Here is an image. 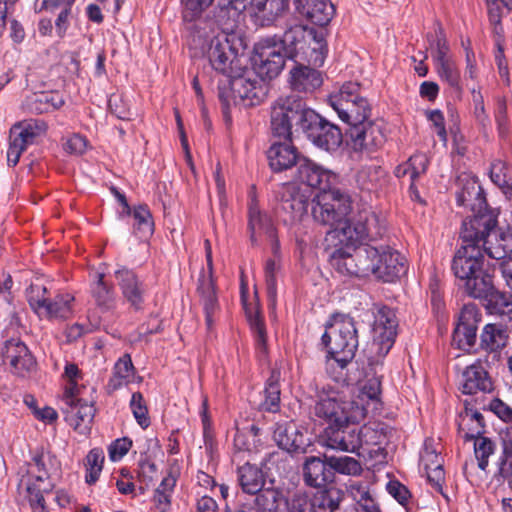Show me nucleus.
I'll return each instance as SVG.
<instances>
[{
    "instance_id": "nucleus-6",
    "label": "nucleus",
    "mask_w": 512,
    "mask_h": 512,
    "mask_svg": "<svg viewBox=\"0 0 512 512\" xmlns=\"http://www.w3.org/2000/svg\"><path fill=\"white\" fill-rule=\"evenodd\" d=\"M463 243L453 257L452 271L470 297L483 295L491 278L483 268L484 255L475 241Z\"/></svg>"
},
{
    "instance_id": "nucleus-49",
    "label": "nucleus",
    "mask_w": 512,
    "mask_h": 512,
    "mask_svg": "<svg viewBox=\"0 0 512 512\" xmlns=\"http://www.w3.org/2000/svg\"><path fill=\"white\" fill-rule=\"evenodd\" d=\"M133 233L139 239H145L152 235L154 222L152 215L145 205H139L133 209Z\"/></svg>"
},
{
    "instance_id": "nucleus-53",
    "label": "nucleus",
    "mask_w": 512,
    "mask_h": 512,
    "mask_svg": "<svg viewBox=\"0 0 512 512\" xmlns=\"http://www.w3.org/2000/svg\"><path fill=\"white\" fill-rule=\"evenodd\" d=\"M494 479L498 482L507 481L512 490V445L504 443L502 453L497 462Z\"/></svg>"
},
{
    "instance_id": "nucleus-58",
    "label": "nucleus",
    "mask_w": 512,
    "mask_h": 512,
    "mask_svg": "<svg viewBox=\"0 0 512 512\" xmlns=\"http://www.w3.org/2000/svg\"><path fill=\"white\" fill-rule=\"evenodd\" d=\"M130 408L137 423L143 429L147 428L150 425V418L144 397L140 392H134L132 394Z\"/></svg>"
},
{
    "instance_id": "nucleus-24",
    "label": "nucleus",
    "mask_w": 512,
    "mask_h": 512,
    "mask_svg": "<svg viewBox=\"0 0 512 512\" xmlns=\"http://www.w3.org/2000/svg\"><path fill=\"white\" fill-rule=\"evenodd\" d=\"M273 438L281 449L290 454H306L310 446L308 439L292 422L278 424Z\"/></svg>"
},
{
    "instance_id": "nucleus-52",
    "label": "nucleus",
    "mask_w": 512,
    "mask_h": 512,
    "mask_svg": "<svg viewBox=\"0 0 512 512\" xmlns=\"http://www.w3.org/2000/svg\"><path fill=\"white\" fill-rule=\"evenodd\" d=\"M104 459V452L100 448H93L87 454L85 461V480L89 485L96 483L98 480L103 468Z\"/></svg>"
},
{
    "instance_id": "nucleus-57",
    "label": "nucleus",
    "mask_w": 512,
    "mask_h": 512,
    "mask_svg": "<svg viewBox=\"0 0 512 512\" xmlns=\"http://www.w3.org/2000/svg\"><path fill=\"white\" fill-rule=\"evenodd\" d=\"M248 319L251 329L255 335L256 348L264 355L267 352V335L263 320L259 316L258 312H255L254 314L249 313Z\"/></svg>"
},
{
    "instance_id": "nucleus-7",
    "label": "nucleus",
    "mask_w": 512,
    "mask_h": 512,
    "mask_svg": "<svg viewBox=\"0 0 512 512\" xmlns=\"http://www.w3.org/2000/svg\"><path fill=\"white\" fill-rule=\"evenodd\" d=\"M266 78H261L257 71L247 68H240L227 81V85L218 86V97L223 105V111L229 108L231 101L236 103L238 98L241 101H248V105L261 103L268 93Z\"/></svg>"
},
{
    "instance_id": "nucleus-40",
    "label": "nucleus",
    "mask_w": 512,
    "mask_h": 512,
    "mask_svg": "<svg viewBox=\"0 0 512 512\" xmlns=\"http://www.w3.org/2000/svg\"><path fill=\"white\" fill-rule=\"evenodd\" d=\"M255 512H279L281 503L285 500L282 491L275 487L262 488L255 494Z\"/></svg>"
},
{
    "instance_id": "nucleus-8",
    "label": "nucleus",
    "mask_w": 512,
    "mask_h": 512,
    "mask_svg": "<svg viewBox=\"0 0 512 512\" xmlns=\"http://www.w3.org/2000/svg\"><path fill=\"white\" fill-rule=\"evenodd\" d=\"M328 102L350 128L362 124L371 115V105L361 96L360 86L355 82L344 83L338 92L329 96Z\"/></svg>"
},
{
    "instance_id": "nucleus-46",
    "label": "nucleus",
    "mask_w": 512,
    "mask_h": 512,
    "mask_svg": "<svg viewBox=\"0 0 512 512\" xmlns=\"http://www.w3.org/2000/svg\"><path fill=\"white\" fill-rule=\"evenodd\" d=\"M490 178L503 192L512 198V166L501 160L492 163Z\"/></svg>"
},
{
    "instance_id": "nucleus-19",
    "label": "nucleus",
    "mask_w": 512,
    "mask_h": 512,
    "mask_svg": "<svg viewBox=\"0 0 512 512\" xmlns=\"http://www.w3.org/2000/svg\"><path fill=\"white\" fill-rule=\"evenodd\" d=\"M398 328V319L393 309L381 306L377 309L374 321L375 341L378 342L379 352L387 354L392 348Z\"/></svg>"
},
{
    "instance_id": "nucleus-16",
    "label": "nucleus",
    "mask_w": 512,
    "mask_h": 512,
    "mask_svg": "<svg viewBox=\"0 0 512 512\" xmlns=\"http://www.w3.org/2000/svg\"><path fill=\"white\" fill-rule=\"evenodd\" d=\"M480 320L481 313L476 305H464L452 335V344L461 350L470 351L476 344L477 324Z\"/></svg>"
},
{
    "instance_id": "nucleus-25",
    "label": "nucleus",
    "mask_w": 512,
    "mask_h": 512,
    "mask_svg": "<svg viewBox=\"0 0 512 512\" xmlns=\"http://www.w3.org/2000/svg\"><path fill=\"white\" fill-rule=\"evenodd\" d=\"M283 140L284 142L273 143L267 151L269 166L275 172L290 169L299 164V160L302 159L297 148L292 144L291 138Z\"/></svg>"
},
{
    "instance_id": "nucleus-23",
    "label": "nucleus",
    "mask_w": 512,
    "mask_h": 512,
    "mask_svg": "<svg viewBox=\"0 0 512 512\" xmlns=\"http://www.w3.org/2000/svg\"><path fill=\"white\" fill-rule=\"evenodd\" d=\"M77 393L72 394V402L63 401L65 406L63 411L65 419L74 430L85 434L90 430V424L95 416V408L92 403L83 402L78 399Z\"/></svg>"
},
{
    "instance_id": "nucleus-1",
    "label": "nucleus",
    "mask_w": 512,
    "mask_h": 512,
    "mask_svg": "<svg viewBox=\"0 0 512 512\" xmlns=\"http://www.w3.org/2000/svg\"><path fill=\"white\" fill-rule=\"evenodd\" d=\"M293 126L300 129L313 145L327 152L336 151L342 144L340 128L309 108L300 96L279 97L271 107L272 136L290 139Z\"/></svg>"
},
{
    "instance_id": "nucleus-17",
    "label": "nucleus",
    "mask_w": 512,
    "mask_h": 512,
    "mask_svg": "<svg viewBox=\"0 0 512 512\" xmlns=\"http://www.w3.org/2000/svg\"><path fill=\"white\" fill-rule=\"evenodd\" d=\"M348 134L354 151H374L381 147L386 137L382 125L369 119L353 128H349Z\"/></svg>"
},
{
    "instance_id": "nucleus-13",
    "label": "nucleus",
    "mask_w": 512,
    "mask_h": 512,
    "mask_svg": "<svg viewBox=\"0 0 512 512\" xmlns=\"http://www.w3.org/2000/svg\"><path fill=\"white\" fill-rule=\"evenodd\" d=\"M323 444L333 450L356 453L360 456L361 442L355 420L328 426L324 431Z\"/></svg>"
},
{
    "instance_id": "nucleus-61",
    "label": "nucleus",
    "mask_w": 512,
    "mask_h": 512,
    "mask_svg": "<svg viewBox=\"0 0 512 512\" xmlns=\"http://www.w3.org/2000/svg\"><path fill=\"white\" fill-rule=\"evenodd\" d=\"M64 376L68 380L63 393V401L72 402V394L78 393V379L81 378V371L74 363H67L64 370Z\"/></svg>"
},
{
    "instance_id": "nucleus-44",
    "label": "nucleus",
    "mask_w": 512,
    "mask_h": 512,
    "mask_svg": "<svg viewBox=\"0 0 512 512\" xmlns=\"http://www.w3.org/2000/svg\"><path fill=\"white\" fill-rule=\"evenodd\" d=\"M280 371L273 369L267 379L264 389V401L262 407L269 412H277L280 408Z\"/></svg>"
},
{
    "instance_id": "nucleus-4",
    "label": "nucleus",
    "mask_w": 512,
    "mask_h": 512,
    "mask_svg": "<svg viewBox=\"0 0 512 512\" xmlns=\"http://www.w3.org/2000/svg\"><path fill=\"white\" fill-rule=\"evenodd\" d=\"M214 22L201 20L188 26V46L194 57L206 56L211 67L228 80L241 67L236 50L225 35H214Z\"/></svg>"
},
{
    "instance_id": "nucleus-54",
    "label": "nucleus",
    "mask_w": 512,
    "mask_h": 512,
    "mask_svg": "<svg viewBox=\"0 0 512 512\" xmlns=\"http://www.w3.org/2000/svg\"><path fill=\"white\" fill-rule=\"evenodd\" d=\"M383 170L377 165L363 166L356 174V181L362 190H372L376 187Z\"/></svg>"
},
{
    "instance_id": "nucleus-10",
    "label": "nucleus",
    "mask_w": 512,
    "mask_h": 512,
    "mask_svg": "<svg viewBox=\"0 0 512 512\" xmlns=\"http://www.w3.org/2000/svg\"><path fill=\"white\" fill-rule=\"evenodd\" d=\"M48 125L44 120L27 119L15 123L9 131V147L7 163L14 167L29 145L34 144L38 138L44 136Z\"/></svg>"
},
{
    "instance_id": "nucleus-37",
    "label": "nucleus",
    "mask_w": 512,
    "mask_h": 512,
    "mask_svg": "<svg viewBox=\"0 0 512 512\" xmlns=\"http://www.w3.org/2000/svg\"><path fill=\"white\" fill-rule=\"evenodd\" d=\"M198 292L201 295L207 328L211 329L213 316L219 308L214 279H199Z\"/></svg>"
},
{
    "instance_id": "nucleus-21",
    "label": "nucleus",
    "mask_w": 512,
    "mask_h": 512,
    "mask_svg": "<svg viewBox=\"0 0 512 512\" xmlns=\"http://www.w3.org/2000/svg\"><path fill=\"white\" fill-rule=\"evenodd\" d=\"M329 456H306L302 463L304 483L312 488H323L334 481V473L328 463Z\"/></svg>"
},
{
    "instance_id": "nucleus-20",
    "label": "nucleus",
    "mask_w": 512,
    "mask_h": 512,
    "mask_svg": "<svg viewBox=\"0 0 512 512\" xmlns=\"http://www.w3.org/2000/svg\"><path fill=\"white\" fill-rule=\"evenodd\" d=\"M296 177L307 187L318 188L323 193L332 190L331 186L336 180L332 171L306 158L299 160Z\"/></svg>"
},
{
    "instance_id": "nucleus-12",
    "label": "nucleus",
    "mask_w": 512,
    "mask_h": 512,
    "mask_svg": "<svg viewBox=\"0 0 512 512\" xmlns=\"http://www.w3.org/2000/svg\"><path fill=\"white\" fill-rule=\"evenodd\" d=\"M311 194L308 188H301L296 184H282L277 190V198L279 200V210L282 211L286 218L285 221H300L307 213Z\"/></svg>"
},
{
    "instance_id": "nucleus-34",
    "label": "nucleus",
    "mask_w": 512,
    "mask_h": 512,
    "mask_svg": "<svg viewBox=\"0 0 512 512\" xmlns=\"http://www.w3.org/2000/svg\"><path fill=\"white\" fill-rule=\"evenodd\" d=\"M237 478L244 493L256 494L264 488L265 478L262 470L248 462L237 469Z\"/></svg>"
},
{
    "instance_id": "nucleus-43",
    "label": "nucleus",
    "mask_w": 512,
    "mask_h": 512,
    "mask_svg": "<svg viewBox=\"0 0 512 512\" xmlns=\"http://www.w3.org/2000/svg\"><path fill=\"white\" fill-rule=\"evenodd\" d=\"M464 439L466 441L474 440V454L478 467L485 471L489 465V457L495 452V442L488 437L475 435L474 433H466Z\"/></svg>"
},
{
    "instance_id": "nucleus-39",
    "label": "nucleus",
    "mask_w": 512,
    "mask_h": 512,
    "mask_svg": "<svg viewBox=\"0 0 512 512\" xmlns=\"http://www.w3.org/2000/svg\"><path fill=\"white\" fill-rule=\"evenodd\" d=\"M357 265V277H367L374 275L376 258L378 257V247L369 244H361L353 249Z\"/></svg>"
},
{
    "instance_id": "nucleus-63",
    "label": "nucleus",
    "mask_w": 512,
    "mask_h": 512,
    "mask_svg": "<svg viewBox=\"0 0 512 512\" xmlns=\"http://www.w3.org/2000/svg\"><path fill=\"white\" fill-rule=\"evenodd\" d=\"M279 269V264L275 259H268L265 265V280L269 299L275 302L276 298V277L275 274Z\"/></svg>"
},
{
    "instance_id": "nucleus-31",
    "label": "nucleus",
    "mask_w": 512,
    "mask_h": 512,
    "mask_svg": "<svg viewBox=\"0 0 512 512\" xmlns=\"http://www.w3.org/2000/svg\"><path fill=\"white\" fill-rule=\"evenodd\" d=\"M289 83L294 92L309 94L322 85L323 77L318 70L298 64L290 70Z\"/></svg>"
},
{
    "instance_id": "nucleus-55",
    "label": "nucleus",
    "mask_w": 512,
    "mask_h": 512,
    "mask_svg": "<svg viewBox=\"0 0 512 512\" xmlns=\"http://www.w3.org/2000/svg\"><path fill=\"white\" fill-rule=\"evenodd\" d=\"M436 69L441 80L447 82L448 85L454 88L458 93L462 92L460 73L452 59L437 63Z\"/></svg>"
},
{
    "instance_id": "nucleus-33",
    "label": "nucleus",
    "mask_w": 512,
    "mask_h": 512,
    "mask_svg": "<svg viewBox=\"0 0 512 512\" xmlns=\"http://www.w3.org/2000/svg\"><path fill=\"white\" fill-rule=\"evenodd\" d=\"M63 95L58 91H42L26 98L27 110L33 114L49 113L64 105Z\"/></svg>"
},
{
    "instance_id": "nucleus-26",
    "label": "nucleus",
    "mask_w": 512,
    "mask_h": 512,
    "mask_svg": "<svg viewBox=\"0 0 512 512\" xmlns=\"http://www.w3.org/2000/svg\"><path fill=\"white\" fill-rule=\"evenodd\" d=\"M245 9L244 0H218L213 10L214 22L224 33L233 32Z\"/></svg>"
},
{
    "instance_id": "nucleus-3",
    "label": "nucleus",
    "mask_w": 512,
    "mask_h": 512,
    "mask_svg": "<svg viewBox=\"0 0 512 512\" xmlns=\"http://www.w3.org/2000/svg\"><path fill=\"white\" fill-rule=\"evenodd\" d=\"M321 342L327 348V372L335 381H345L344 370L354 359L359 345L354 319L344 314L333 315Z\"/></svg>"
},
{
    "instance_id": "nucleus-15",
    "label": "nucleus",
    "mask_w": 512,
    "mask_h": 512,
    "mask_svg": "<svg viewBox=\"0 0 512 512\" xmlns=\"http://www.w3.org/2000/svg\"><path fill=\"white\" fill-rule=\"evenodd\" d=\"M2 361L18 376H26L36 367V360L27 345L19 338H11L1 348Z\"/></svg>"
},
{
    "instance_id": "nucleus-29",
    "label": "nucleus",
    "mask_w": 512,
    "mask_h": 512,
    "mask_svg": "<svg viewBox=\"0 0 512 512\" xmlns=\"http://www.w3.org/2000/svg\"><path fill=\"white\" fill-rule=\"evenodd\" d=\"M460 389L464 394H476L477 392H490L493 383L488 372L479 363L472 364L463 371L460 380Z\"/></svg>"
},
{
    "instance_id": "nucleus-32",
    "label": "nucleus",
    "mask_w": 512,
    "mask_h": 512,
    "mask_svg": "<svg viewBox=\"0 0 512 512\" xmlns=\"http://www.w3.org/2000/svg\"><path fill=\"white\" fill-rule=\"evenodd\" d=\"M472 297L485 300L486 308L490 314L506 316L509 320H512V296L496 290L492 277L490 278L487 291L483 295Z\"/></svg>"
},
{
    "instance_id": "nucleus-2",
    "label": "nucleus",
    "mask_w": 512,
    "mask_h": 512,
    "mask_svg": "<svg viewBox=\"0 0 512 512\" xmlns=\"http://www.w3.org/2000/svg\"><path fill=\"white\" fill-rule=\"evenodd\" d=\"M351 212L349 195L339 189L324 192L311 203V213L315 222L329 226L341 242L355 244L362 241H373L382 236L384 228L378 216L371 211L360 212L352 221L347 219Z\"/></svg>"
},
{
    "instance_id": "nucleus-11",
    "label": "nucleus",
    "mask_w": 512,
    "mask_h": 512,
    "mask_svg": "<svg viewBox=\"0 0 512 512\" xmlns=\"http://www.w3.org/2000/svg\"><path fill=\"white\" fill-rule=\"evenodd\" d=\"M352 409L353 402L345 400L339 391L324 387L315 403L314 414L331 426L356 420Z\"/></svg>"
},
{
    "instance_id": "nucleus-38",
    "label": "nucleus",
    "mask_w": 512,
    "mask_h": 512,
    "mask_svg": "<svg viewBox=\"0 0 512 512\" xmlns=\"http://www.w3.org/2000/svg\"><path fill=\"white\" fill-rule=\"evenodd\" d=\"M343 500V493L336 487L318 491L310 499L312 512H335Z\"/></svg>"
},
{
    "instance_id": "nucleus-22",
    "label": "nucleus",
    "mask_w": 512,
    "mask_h": 512,
    "mask_svg": "<svg viewBox=\"0 0 512 512\" xmlns=\"http://www.w3.org/2000/svg\"><path fill=\"white\" fill-rule=\"evenodd\" d=\"M124 300L135 311L143 309L145 287L133 270L120 268L114 273Z\"/></svg>"
},
{
    "instance_id": "nucleus-64",
    "label": "nucleus",
    "mask_w": 512,
    "mask_h": 512,
    "mask_svg": "<svg viewBox=\"0 0 512 512\" xmlns=\"http://www.w3.org/2000/svg\"><path fill=\"white\" fill-rule=\"evenodd\" d=\"M358 433L361 442V448L364 446H375L381 443V439L383 438L382 433H380L376 428L370 425L358 426Z\"/></svg>"
},
{
    "instance_id": "nucleus-59",
    "label": "nucleus",
    "mask_w": 512,
    "mask_h": 512,
    "mask_svg": "<svg viewBox=\"0 0 512 512\" xmlns=\"http://www.w3.org/2000/svg\"><path fill=\"white\" fill-rule=\"evenodd\" d=\"M353 496L360 507V512H381L380 506L370 491L363 486L352 487Z\"/></svg>"
},
{
    "instance_id": "nucleus-18",
    "label": "nucleus",
    "mask_w": 512,
    "mask_h": 512,
    "mask_svg": "<svg viewBox=\"0 0 512 512\" xmlns=\"http://www.w3.org/2000/svg\"><path fill=\"white\" fill-rule=\"evenodd\" d=\"M374 276L384 282H393L407 271L405 258L389 246L378 247Z\"/></svg>"
},
{
    "instance_id": "nucleus-50",
    "label": "nucleus",
    "mask_w": 512,
    "mask_h": 512,
    "mask_svg": "<svg viewBox=\"0 0 512 512\" xmlns=\"http://www.w3.org/2000/svg\"><path fill=\"white\" fill-rule=\"evenodd\" d=\"M328 463L334 474L359 476L363 472L361 463L350 456H329Z\"/></svg>"
},
{
    "instance_id": "nucleus-9",
    "label": "nucleus",
    "mask_w": 512,
    "mask_h": 512,
    "mask_svg": "<svg viewBox=\"0 0 512 512\" xmlns=\"http://www.w3.org/2000/svg\"><path fill=\"white\" fill-rule=\"evenodd\" d=\"M288 59L278 41V35L261 38L254 46L253 68L261 78H276Z\"/></svg>"
},
{
    "instance_id": "nucleus-47",
    "label": "nucleus",
    "mask_w": 512,
    "mask_h": 512,
    "mask_svg": "<svg viewBox=\"0 0 512 512\" xmlns=\"http://www.w3.org/2000/svg\"><path fill=\"white\" fill-rule=\"evenodd\" d=\"M330 265L341 275L357 277L354 252L350 253L342 248L335 249L330 255Z\"/></svg>"
},
{
    "instance_id": "nucleus-30",
    "label": "nucleus",
    "mask_w": 512,
    "mask_h": 512,
    "mask_svg": "<svg viewBox=\"0 0 512 512\" xmlns=\"http://www.w3.org/2000/svg\"><path fill=\"white\" fill-rule=\"evenodd\" d=\"M508 338L509 333L504 325L489 323L484 326L480 335V347L492 355L493 361H498L501 350L507 345Z\"/></svg>"
},
{
    "instance_id": "nucleus-36",
    "label": "nucleus",
    "mask_w": 512,
    "mask_h": 512,
    "mask_svg": "<svg viewBox=\"0 0 512 512\" xmlns=\"http://www.w3.org/2000/svg\"><path fill=\"white\" fill-rule=\"evenodd\" d=\"M73 301L74 297L68 293L58 294L54 299L48 298L39 315L50 319H68L73 314Z\"/></svg>"
},
{
    "instance_id": "nucleus-27",
    "label": "nucleus",
    "mask_w": 512,
    "mask_h": 512,
    "mask_svg": "<svg viewBox=\"0 0 512 512\" xmlns=\"http://www.w3.org/2000/svg\"><path fill=\"white\" fill-rule=\"evenodd\" d=\"M290 6V0H251L256 23L269 27L282 17Z\"/></svg>"
},
{
    "instance_id": "nucleus-41",
    "label": "nucleus",
    "mask_w": 512,
    "mask_h": 512,
    "mask_svg": "<svg viewBox=\"0 0 512 512\" xmlns=\"http://www.w3.org/2000/svg\"><path fill=\"white\" fill-rule=\"evenodd\" d=\"M103 273L95 275V281L91 287L92 297L94 298L97 306L110 310L115 306L116 296L113 285L104 280Z\"/></svg>"
},
{
    "instance_id": "nucleus-42",
    "label": "nucleus",
    "mask_w": 512,
    "mask_h": 512,
    "mask_svg": "<svg viewBox=\"0 0 512 512\" xmlns=\"http://www.w3.org/2000/svg\"><path fill=\"white\" fill-rule=\"evenodd\" d=\"M485 202V196L480 184L473 179H468L463 184L461 190L457 192V203L460 206L471 207L472 210L478 207L481 210Z\"/></svg>"
},
{
    "instance_id": "nucleus-28",
    "label": "nucleus",
    "mask_w": 512,
    "mask_h": 512,
    "mask_svg": "<svg viewBox=\"0 0 512 512\" xmlns=\"http://www.w3.org/2000/svg\"><path fill=\"white\" fill-rule=\"evenodd\" d=\"M296 9L318 26L327 25L335 14V7L329 0H296Z\"/></svg>"
},
{
    "instance_id": "nucleus-56",
    "label": "nucleus",
    "mask_w": 512,
    "mask_h": 512,
    "mask_svg": "<svg viewBox=\"0 0 512 512\" xmlns=\"http://www.w3.org/2000/svg\"><path fill=\"white\" fill-rule=\"evenodd\" d=\"M51 490V485L47 484L45 487H41L36 483H31L27 487V492L29 494V504L32 509V512H49L45 505V499L43 494L45 492H49Z\"/></svg>"
},
{
    "instance_id": "nucleus-35",
    "label": "nucleus",
    "mask_w": 512,
    "mask_h": 512,
    "mask_svg": "<svg viewBox=\"0 0 512 512\" xmlns=\"http://www.w3.org/2000/svg\"><path fill=\"white\" fill-rule=\"evenodd\" d=\"M249 230L252 243L257 241V236L265 235L268 239H274L275 229L271 219L261 213L257 204L252 202L249 207Z\"/></svg>"
},
{
    "instance_id": "nucleus-45",
    "label": "nucleus",
    "mask_w": 512,
    "mask_h": 512,
    "mask_svg": "<svg viewBox=\"0 0 512 512\" xmlns=\"http://www.w3.org/2000/svg\"><path fill=\"white\" fill-rule=\"evenodd\" d=\"M428 164L429 161L425 154H414L407 162L396 167L395 175L398 178L408 175L411 181L415 182L419 176L426 172Z\"/></svg>"
},
{
    "instance_id": "nucleus-14",
    "label": "nucleus",
    "mask_w": 512,
    "mask_h": 512,
    "mask_svg": "<svg viewBox=\"0 0 512 512\" xmlns=\"http://www.w3.org/2000/svg\"><path fill=\"white\" fill-rule=\"evenodd\" d=\"M315 38V31L307 26L295 23L287 24L278 41L288 59L296 61L307 57L310 43Z\"/></svg>"
},
{
    "instance_id": "nucleus-48",
    "label": "nucleus",
    "mask_w": 512,
    "mask_h": 512,
    "mask_svg": "<svg viewBox=\"0 0 512 512\" xmlns=\"http://www.w3.org/2000/svg\"><path fill=\"white\" fill-rule=\"evenodd\" d=\"M134 366L129 354L123 355L115 363L114 373L109 380V387L113 390L120 388L123 384H127L134 376Z\"/></svg>"
},
{
    "instance_id": "nucleus-60",
    "label": "nucleus",
    "mask_w": 512,
    "mask_h": 512,
    "mask_svg": "<svg viewBox=\"0 0 512 512\" xmlns=\"http://www.w3.org/2000/svg\"><path fill=\"white\" fill-rule=\"evenodd\" d=\"M47 288L40 283H32L27 289V300L31 308L36 312L40 313L45 306L49 297H47Z\"/></svg>"
},
{
    "instance_id": "nucleus-51",
    "label": "nucleus",
    "mask_w": 512,
    "mask_h": 512,
    "mask_svg": "<svg viewBox=\"0 0 512 512\" xmlns=\"http://www.w3.org/2000/svg\"><path fill=\"white\" fill-rule=\"evenodd\" d=\"M183 4L182 18L188 26L201 20L203 12L211 6L214 0H181Z\"/></svg>"
},
{
    "instance_id": "nucleus-62",
    "label": "nucleus",
    "mask_w": 512,
    "mask_h": 512,
    "mask_svg": "<svg viewBox=\"0 0 512 512\" xmlns=\"http://www.w3.org/2000/svg\"><path fill=\"white\" fill-rule=\"evenodd\" d=\"M433 37L435 39H433L430 42V48L433 51V57H434L436 64L449 60L450 58L447 56L448 51H449V46H448V43L446 40V36L443 32V29L440 26L435 31V35Z\"/></svg>"
},
{
    "instance_id": "nucleus-5",
    "label": "nucleus",
    "mask_w": 512,
    "mask_h": 512,
    "mask_svg": "<svg viewBox=\"0 0 512 512\" xmlns=\"http://www.w3.org/2000/svg\"><path fill=\"white\" fill-rule=\"evenodd\" d=\"M496 217L492 213H478L462 223L460 237L463 242L482 243L486 254L496 260L512 255V232L497 231Z\"/></svg>"
}]
</instances>
